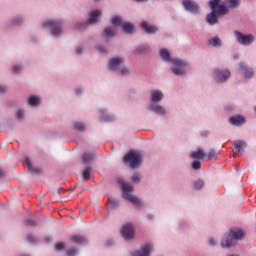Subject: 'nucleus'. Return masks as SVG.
I'll list each match as a JSON object with an SVG mask.
<instances>
[{"label":"nucleus","mask_w":256,"mask_h":256,"mask_svg":"<svg viewBox=\"0 0 256 256\" xmlns=\"http://www.w3.org/2000/svg\"><path fill=\"white\" fill-rule=\"evenodd\" d=\"M216 157H217V152L215 150H211L208 153V156L205 157V160L206 161H211V160L215 159Z\"/></svg>","instance_id":"c85d7f7f"},{"label":"nucleus","mask_w":256,"mask_h":256,"mask_svg":"<svg viewBox=\"0 0 256 256\" xmlns=\"http://www.w3.org/2000/svg\"><path fill=\"white\" fill-rule=\"evenodd\" d=\"M23 164L27 167L30 173H41V170L39 168L33 167V164L31 163V159H29V157L24 158Z\"/></svg>","instance_id":"f3484780"},{"label":"nucleus","mask_w":256,"mask_h":256,"mask_svg":"<svg viewBox=\"0 0 256 256\" xmlns=\"http://www.w3.org/2000/svg\"><path fill=\"white\" fill-rule=\"evenodd\" d=\"M118 205L117 200L114 199H110L109 200V207H111V209H115V207Z\"/></svg>","instance_id":"c9c22d12"},{"label":"nucleus","mask_w":256,"mask_h":256,"mask_svg":"<svg viewBox=\"0 0 256 256\" xmlns=\"http://www.w3.org/2000/svg\"><path fill=\"white\" fill-rule=\"evenodd\" d=\"M91 171H92L91 167H88L83 171V177L85 181H87L91 177Z\"/></svg>","instance_id":"7c9ffc66"},{"label":"nucleus","mask_w":256,"mask_h":256,"mask_svg":"<svg viewBox=\"0 0 256 256\" xmlns=\"http://www.w3.org/2000/svg\"><path fill=\"white\" fill-rule=\"evenodd\" d=\"M22 69H23V67H21V66H14L12 71H13V73H19Z\"/></svg>","instance_id":"ea45409f"},{"label":"nucleus","mask_w":256,"mask_h":256,"mask_svg":"<svg viewBox=\"0 0 256 256\" xmlns=\"http://www.w3.org/2000/svg\"><path fill=\"white\" fill-rule=\"evenodd\" d=\"M77 53H83V47H78L77 48Z\"/></svg>","instance_id":"a18cd8bd"},{"label":"nucleus","mask_w":256,"mask_h":256,"mask_svg":"<svg viewBox=\"0 0 256 256\" xmlns=\"http://www.w3.org/2000/svg\"><path fill=\"white\" fill-rule=\"evenodd\" d=\"M124 163H127L131 169H137L141 165V154L137 152H129L124 157Z\"/></svg>","instance_id":"39448f33"},{"label":"nucleus","mask_w":256,"mask_h":256,"mask_svg":"<svg viewBox=\"0 0 256 256\" xmlns=\"http://www.w3.org/2000/svg\"><path fill=\"white\" fill-rule=\"evenodd\" d=\"M67 255L68 256H75L77 255V250L75 248H71L67 250Z\"/></svg>","instance_id":"e433bc0d"},{"label":"nucleus","mask_w":256,"mask_h":256,"mask_svg":"<svg viewBox=\"0 0 256 256\" xmlns=\"http://www.w3.org/2000/svg\"><path fill=\"white\" fill-rule=\"evenodd\" d=\"M55 249H56V251H63V249H65V243L57 242L55 244Z\"/></svg>","instance_id":"72a5a7b5"},{"label":"nucleus","mask_w":256,"mask_h":256,"mask_svg":"<svg viewBox=\"0 0 256 256\" xmlns=\"http://www.w3.org/2000/svg\"><path fill=\"white\" fill-rule=\"evenodd\" d=\"M192 159H205L206 155L203 149L199 148L197 151H194L190 154Z\"/></svg>","instance_id":"412c9836"},{"label":"nucleus","mask_w":256,"mask_h":256,"mask_svg":"<svg viewBox=\"0 0 256 256\" xmlns=\"http://www.w3.org/2000/svg\"><path fill=\"white\" fill-rule=\"evenodd\" d=\"M99 17H101V11L99 10H94L90 13V17L88 19V24L93 25L97 23L99 20Z\"/></svg>","instance_id":"dca6fc26"},{"label":"nucleus","mask_w":256,"mask_h":256,"mask_svg":"<svg viewBox=\"0 0 256 256\" xmlns=\"http://www.w3.org/2000/svg\"><path fill=\"white\" fill-rule=\"evenodd\" d=\"M5 91H7V87L6 86H0V93H5Z\"/></svg>","instance_id":"c03bdc74"},{"label":"nucleus","mask_w":256,"mask_h":256,"mask_svg":"<svg viewBox=\"0 0 256 256\" xmlns=\"http://www.w3.org/2000/svg\"><path fill=\"white\" fill-rule=\"evenodd\" d=\"M192 169H194V170L201 169V162H199V161H194V162L192 163Z\"/></svg>","instance_id":"f704fd0d"},{"label":"nucleus","mask_w":256,"mask_h":256,"mask_svg":"<svg viewBox=\"0 0 256 256\" xmlns=\"http://www.w3.org/2000/svg\"><path fill=\"white\" fill-rule=\"evenodd\" d=\"M209 44L213 47H219L221 46V39H219V37H214L211 40H209Z\"/></svg>","instance_id":"cd10ccee"},{"label":"nucleus","mask_w":256,"mask_h":256,"mask_svg":"<svg viewBox=\"0 0 256 256\" xmlns=\"http://www.w3.org/2000/svg\"><path fill=\"white\" fill-rule=\"evenodd\" d=\"M125 63V59L121 58V57H117V58H112L110 59V63H109V69L110 71H116V69H119V66Z\"/></svg>","instance_id":"f8f14e48"},{"label":"nucleus","mask_w":256,"mask_h":256,"mask_svg":"<svg viewBox=\"0 0 256 256\" xmlns=\"http://www.w3.org/2000/svg\"><path fill=\"white\" fill-rule=\"evenodd\" d=\"M119 184L122 187L123 197L127 201H130V203H133V205H141V201L139 198L133 194V186L131 184L125 183L123 181H120Z\"/></svg>","instance_id":"20e7f679"},{"label":"nucleus","mask_w":256,"mask_h":256,"mask_svg":"<svg viewBox=\"0 0 256 256\" xmlns=\"http://www.w3.org/2000/svg\"><path fill=\"white\" fill-rule=\"evenodd\" d=\"M74 129H76V131H85V124L81 122H75Z\"/></svg>","instance_id":"c756f323"},{"label":"nucleus","mask_w":256,"mask_h":256,"mask_svg":"<svg viewBox=\"0 0 256 256\" xmlns=\"http://www.w3.org/2000/svg\"><path fill=\"white\" fill-rule=\"evenodd\" d=\"M151 255V244L144 245L141 250L136 251L132 256H150Z\"/></svg>","instance_id":"ddd939ff"},{"label":"nucleus","mask_w":256,"mask_h":256,"mask_svg":"<svg viewBox=\"0 0 256 256\" xmlns=\"http://www.w3.org/2000/svg\"><path fill=\"white\" fill-rule=\"evenodd\" d=\"M122 27H123L124 33H133V31H135V25L129 22L122 24Z\"/></svg>","instance_id":"b1692460"},{"label":"nucleus","mask_w":256,"mask_h":256,"mask_svg":"<svg viewBox=\"0 0 256 256\" xmlns=\"http://www.w3.org/2000/svg\"><path fill=\"white\" fill-rule=\"evenodd\" d=\"M210 245H213V246L215 245V239H213V238L210 239Z\"/></svg>","instance_id":"de8ad7c7"},{"label":"nucleus","mask_w":256,"mask_h":256,"mask_svg":"<svg viewBox=\"0 0 256 256\" xmlns=\"http://www.w3.org/2000/svg\"><path fill=\"white\" fill-rule=\"evenodd\" d=\"M236 39L240 45H251L255 41V36L251 34H243L239 31L235 32Z\"/></svg>","instance_id":"0eeeda50"},{"label":"nucleus","mask_w":256,"mask_h":256,"mask_svg":"<svg viewBox=\"0 0 256 256\" xmlns=\"http://www.w3.org/2000/svg\"><path fill=\"white\" fill-rule=\"evenodd\" d=\"M70 241H72L73 243H77V245H83L84 243H87V239L79 235L71 236Z\"/></svg>","instance_id":"4be33fe9"},{"label":"nucleus","mask_w":256,"mask_h":256,"mask_svg":"<svg viewBox=\"0 0 256 256\" xmlns=\"http://www.w3.org/2000/svg\"><path fill=\"white\" fill-rule=\"evenodd\" d=\"M226 5H228L230 9H235V7H239V0H227Z\"/></svg>","instance_id":"bb28decb"},{"label":"nucleus","mask_w":256,"mask_h":256,"mask_svg":"<svg viewBox=\"0 0 256 256\" xmlns=\"http://www.w3.org/2000/svg\"><path fill=\"white\" fill-rule=\"evenodd\" d=\"M26 225H28L29 227H35L36 223L33 220L29 219L26 220Z\"/></svg>","instance_id":"79ce46f5"},{"label":"nucleus","mask_w":256,"mask_h":256,"mask_svg":"<svg viewBox=\"0 0 256 256\" xmlns=\"http://www.w3.org/2000/svg\"><path fill=\"white\" fill-rule=\"evenodd\" d=\"M149 109L150 111H154V113H157L158 115H165V108H163V106L151 104Z\"/></svg>","instance_id":"aec40b11"},{"label":"nucleus","mask_w":256,"mask_h":256,"mask_svg":"<svg viewBox=\"0 0 256 256\" xmlns=\"http://www.w3.org/2000/svg\"><path fill=\"white\" fill-rule=\"evenodd\" d=\"M149 219H153V216H149Z\"/></svg>","instance_id":"3c124183"},{"label":"nucleus","mask_w":256,"mask_h":256,"mask_svg":"<svg viewBox=\"0 0 256 256\" xmlns=\"http://www.w3.org/2000/svg\"><path fill=\"white\" fill-rule=\"evenodd\" d=\"M140 27L143 29V31H145L146 33H148V35H151V34H153V33H157V31H159V29L157 28V26H155V25H150L147 21L141 22Z\"/></svg>","instance_id":"9b49d317"},{"label":"nucleus","mask_w":256,"mask_h":256,"mask_svg":"<svg viewBox=\"0 0 256 256\" xmlns=\"http://www.w3.org/2000/svg\"><path fill=\"white\" fill-rule=\"evenodd\" d=\"M116 34H117V29L115 28L108 27V28H105L104 30V35L106 37H115Z\"/></svg>","instance_id":"393cba45"},{"label":"nucleus","mask_w":256,"mask_h":256,"mask_svg":"<svg viewBox=\"0 0 256 256\" xmlns=\"http://www.w3.org/2000/svg\"><path fill=\"white\" fill-rule=\"evenodd\" d=\"M239 67H240L241 71H244V77L246 79H251V77H253V75H255V72L253 71V69L247 68V65L245 63L241 62L239 64Z\"/></svg>","instance_id":"4468645a"},{"label":"nucleus","mask_w":256,"mask_h":256,"mask_svg":"<svg viewBox=\"0 0 256 256\" xmlns=\"http://www.w3.org/2000/svg\"><path fill=\"white\" fill-rule=\"evenodd\" d=\"M112 25H123V20H121V17L115 16L112 18Z\"/></svg>","instance_id":"2f4dec72"},{"label":"nucleus","mask_w":256,"mask_h":256,"mask_svg":"<svg viewBox=\"0 0 256 256\" xmlns=\"http://www.w3.org/2000/svg\"><path fill=\"white\" fill-rule=\"evenodd\" d=\"M91 159H93V154L85 153L83 155L84 163H89V161H91Z\"/></svg>","instance_id":"473e14b6"},{"label":"nucleus","mask_w":256,"mask_h":256,"mask_svg":"<svg viewBox=\"0 0 256 256\" xmlns=\"http://www.w3.org/2000/svg\"><path fill=\"white\" fill-rule=\"evenodd\" d=\"M43 27L51 28L52 35H54V37H57V36L61 35V33H63V28L61 26V22L60 21H47V22H44L43 23Z\"/></svg>","instance_id":"423d86ee"},{"label":"nucleus","mask_w":256,"mask_h":256,"mask_svg":"<svg viewBox=\"0 0 256 256\" xmlns=\"http://www.w3.org/2000/svg\"><path fill=\"white\" fill-rule=\"evenodd\" d=\"M28 241H33V236L29 235L28 236Z\"/></svg>","instance_id":"09e8293b"},{"label":"nucleus","mask_w":256,"mask_h":256,"mask_svg":"<svg viewBox=\"0 0 256 256\" xmlns=\"http://www.w3.org/2000/svg\"><path fill=\"white\" fill-rule=\"evenodd\" d=\"M219 3H221V0H211L209 2L212 9V12L206 17V21L209 25H217V23H219V15H227V13H229L227 6Z\"/></svg>","instance_id":"f257e3e1"},{"label":"nucleus","mask_w":256,"mask_h":256,"mask_svg":"<svg viewBox=\"0 0 256 256\" xmlns=\"http://www.w3.org/2000/svg\"><path fill=\"white\" fill-rule=\"evenodd\" d=\"M97 50L100 52V53H106V50L103 46H97Z\"/></svg>","instance_id":"37998d69"},{"label":"nucleus","mask_w":256,"mask_h":256,"mask_svg":"<svg viewBox=\"0 0 256 256\" xmlns=\"http://www.w3.org/2000/svg\"><path fill=\"white\" fill-rule=\"evenodd\" d=\"M124 239H134L135 238V226L133 224H126L121 230Z\"/></svg>","instance_id":"6e6552de"},{"label":"nucleus","mask_w":256,"mask_h":256,"mask_svg":"<svg viewBox=\"0 0 256 256\" xmlns=\"http://www.w3.org/2000/svg\"><path fill=\"white\" fill-rule=\"evenodd\" d=\"M140 180H141V179L139 178V175L134 174V175L132 176V181H133V183H139Z\"/></svg>","instance_id":"58836bf2"},{"label":"nucleus","mask_w":256,"mask_h":256,"mask_svg":"<svg viewBox=\"0 0 256 256\" xmlns=\"http://www.w3.org/2000/svg\"><path fill=\"white\" fill-rule=\"evenodd\" d=\"M160 57L163 59V61H169L173 63L171 71L174 73V75H185V67H187L185 61L180 59H172L171 54H169L167 49L160 50Z\"/></svg>","instance_id":"f03ea898"},{"label":"nucleus","mask_w":256,"mask_h":256,"mask_svg":"<svg viewBox=\"0 0 256 256\" xmlns=\"http://www.w3.org/2000/svg\"><path fill=\"white\" fill-rule=\"evenodd\" d=\"M41 103V98H39L38 96H31L28 99V104L31 107H37V105H39Z\"/></svg>","instance_id":"5701e85b"},{"label":"nucleus","mask_w":256,"mask_h":256,"mask_svg":"<svg viewBox=\"0 0 256 256\" xmlns=\"http://www.w3.org/2000/svg\"><path fill=\"white\" fill-rule=\"evenodd\" d=\"M234 149H233V153L234 155H237V153H241V151H244L245 147H247V142L242 141V140H237L234 143Z\"/></svg>","instance_id":"2eb2a0df"},{"label":"nucleus","mask_w":256,"mask_h":256,"mask_svg":"<svg viewBox=\"0 0 256 256\" xmlns=\"http://www.w3.org/2000/svg\"><path fill=\"white\" fill-rule=\"evenodd\" d=\"M182 5L186 11L190 13H199V5L192 0H184Z\"/></svg>","instance_id":"1a4fd4ad"},{"label":"nucleus","mask_w":256,"mask_h":256,"mask_svg":"<svg viewBox=\"0 0 256 256\" xmlns=\"http://www.w3.org/2000/svg\"><path fill=\"white\" fill-rule=\"evenodd\" d=\"M0 177H5V172L0 169Z\"/></svg>","instance_id":"49530a36"},{"label":"nucleus","mask_w":256,"mask_h":256,"mask_svg":"<svg viewBox=\"0 0 256 256\" xmlns=\"http://www.w3.org/2000/svg\"><path fill=\"white\" fill-rule=\"evenodd\" d=\"M59 193H65V190L59 189Z\"/></svg>","instance_id":"8fccbe9b"},{"label":"nucleus","mask_w":256,"mask_h":256,"mask_svg":"<svg viewBox=\"0 0 256 256\" xmlns=\"http://www.w3.org/2000/svg\"><path fill=\"white\" fill-rule=\"evenodd\" d=\"M151 101H152V103H159V102L163 101V92H161L159 90L152 91Z\"/></svg>","instance_id":"a211bd4d"},{"label":"nucleus","mask_w":256,"mask_h":256,"mask_svg":"<svg viewBox=\"0 0 256 256\" xmlns=\"http://www.w3.org/2000/svg\"><path fill=\"white\" fill-rule=\"evenodd\" d=\"M245 237V231L240 228H232L228 235L222 240L221 246L224 249H229V247H233L237 241H241Z\"/></svg>","instance_id":"7ed1b4c3"},{"label":"nucleus","mask_w":256,"mask_h":256,"mask_svg":"<svg viewBox=\"0 0 256 256\" xmlns=\"http://www.w3.org/2000/svg\"><path fill=\"white\" fill-rule=\"evenodd\" d=\"M16 115H17L18 119H23V110L18 109L16 111Z\"/></svg>","instance_id":"a19ab883"},{"label":"nucleus","mask_w":256,"mask_h":256,"mask_svg":"<svg viewBox=\"0 0 256 256\" xmlns=\"http://www.w3.org/2000/svg\"><path fill=\"white\" fill-rule=\"evenodd\" d=\"M229 122L231 123V125H243V123H245V118H243V116H233L230 117Z\"/></svg>","instance_id":"6ab92c4d"},{"label":"nucleus","mask_w":256,"mask_h":256,"mask_svg":"<svg viewBox=\"0 0 256 256\" xmlns=\"http://www.w3.org/2000/svg\"><path fill=\"white\" fill-rule=\"evenodd\" d=\"M203 187H205V182L203 180L194 181V189L200 191V189H203Z\"/></svg>","instance_id":"a878e982"},{"label":"nucleus","mask_w":256,"mask_h":256,"mask_svg":"<svg viewBox=\"0 0 256 256\" xmlns=\"http://www.w3.org/2000/svg\"><path fill=\"white\" fill-rule=\"evenodd\" d=\"M214 75L216 76L217 81L225 83V81L231 77V72L229 70H215Z\"/></svg>","instance_id":"9d476101"},{"label":"nucleus","mask_w":256,"mask_h":256,"mask_svg":"<svg viewBox=\"0 0 256 256\" xmlns=\"http://www.w3.org/2000/svg\"><path fill=\"white\" fill-rule=\"evenodd\" d=\"M121 75H129V68L124 67L120 70Z\"/></svg>","instance_id":"4c0bfd02"}]
</instances>
